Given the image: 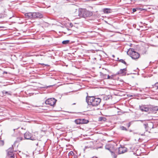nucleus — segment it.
<instances>
[{
    "mask_svg": "<svg viewBox=\"0 0 158 158\" xmlns=\"http://www.w3.org/2000/svg\"><path fill=\"white\" fill-rule=\"evenodd\" d=\"M86 102L88 105L95 106L99 105L101 102V99L99 98H95L94 97L87 96Z\"/></svg>",
    "mask_w": 158,
    "mask_h": 158,
    "instance_id": "1",
    "label": "nucleus"
},
{
    "mask_svg": "<svg viewBox=\"0 0 158 158\" xmlns=\"http://www.w3.org/2000/svg\"><path fill=\"white\" fill-rule=\"evenodd\" d=\"M127 54L130 56L131 58L134 60L138 59L139 56V54L135 51L133 48H130L127 52Z\"/></svg>",
    "mask_w": 158,
    "mask_h": 158,
    "instance_id": "2",
    "label": "nucleus"
},
{
    "mask_svg": "<svg viewBox=\"0 0 158 158\" xmlns=\"http://www.w3.org/2000/svg\"><path fill=\"white\" fill-rule=\"evenodd\" d=\"M24 138L26 139H30L32 140H36L37 138L34 135L28 132H26L24 134Z\"/></svg>",
    "mask_w": 158,
    "mask_h": 158,
    "instance_id": "3",
    "label": "nucleus"
},
{
    "mask_svg": "<svg viewBox=\"0 0 158 158\" xmlns=\"http://www.w3.org/2000/svg\"><path fill=\"white\" fill-rule=\"evenodd\" d=\"M56 100L53 98L48 99L46 100L45 103L46 104L49 105L51 106H54L56 104Z\"/></svg>",
    "mask_w": 158,
    "mask_h": 158,
    "instance_id": "4",
    "label": "nucleus"
},
{
    "mask_svg": "<svg viewBox=\"0 0 158 158\" xmlns=\"http://www.w3.org/2000/svg\"><path fill=\"white\" fill-rule=\"evenodd\" d=\"M81 13L82 14V16L84 17H89L92 15V13L88 10H82Z\"/></svg>",
    "mask_w": 158,
    "mask_h": 158,
    "instance_id": "5",
    "label": "nucleus"
},
{
    "mask_svg": "<svg viewBox=\"0 0 158 158\" xmlns=\"http://www.w3.org/2000/svg\"><path fill=\"white\" fill-rule=\"evenodd\" d=\"M139 109L142 111L148 112L149 111V106L143 105L140 106Z\"/></svg>",
    "mask_w": 158,
    "mask_h": 158,
    "instance_id": "6",
    "label": "nucleus"
},
{
    "mask_svg": "<svg viewBox=\"0 0 158 158\" xmlns=\"http://www.w3.org/2000/svg\"><path fill=\"white\" fill-rule=\"evenodd\" d=\"M127 149V148L125 147H121L118 148L117 151L119 154H121L126 152Z\"/></svg>",
    "mask_w": 158,
    "mask_h": 158,
    "instance_id": "7",
    "label": "nucleus"
},
{
    "mask_svg": "<svg viewBox=\"0 0 158 158\" xmlns=\"http://www.w3.org/2000/svg\"><path fill=\"white\" fill-rule=\"evenodd\" d=\"M158 110V106H149V111L152 113H156Z\"/></svg>",
    "mask_w": 158,
    "mask_h": 158,
    "instance_id": "8",
    "label": "nucleus"
},
{
    "mask_svg": "<svg viewBox=\"0 0 158 158\" xmlns=\"http://www.w3.org/2000/svg\"><path fill=\"white\" fill-rule=\"evenodd\" d=\"M33 19L36 18H41L43 17V14L39 12H34L33 13Z\"/></svg>",
    "mask_w": 158,
    "mask_h": 158,
    "instance_id": "9",
    "label": "nucleus"
},
{
    "mask_svg": "<svg viewBox=\"0 0 158 158\" xmlns=\"http://www.w3.org/2000/svg\"><path fill=\"white\" fill-rule=\"evenodd\" d=\"M25 17L27 19H33V13H29L25 14Z\"/></svg>",
    "mask_w": 158,
    "mask_h": 158,
    "instance_id": "10",
    "label": "nucleus"
},
{
    "mask_svg": "<svg viewBox=\"0 0 158 158\" xmlns=\"http://www.w3.org/2000/svg\"><path fill=\"white\" fill-rule=\"evenodd\" d=\"M8 155H10L14 154L13 152V147H11L9 148L7 151Z\"/></svg>",
    "mask_w": 158,
    "mask_h": 158,
    "instance_id": "11",
    "label": "nucleus"
},
{
    "mask_svg": "<svg viewBox=\"0 0 158 158\" xmlns=\"http://www.w3.org/2000/svg\"><path fill=\"white\" fill-rule=\"evenodd\" d=\"M111 10L108 8H105L103 10V11L104 13L108 14L111 12Z\"/></svg>",
    "mask_w": 158,
    "mask_h": 158,
    "instance_id": "12",
    "label": "nucleus"
},
{
    "mask_svg": "<svg viewBox=\"0 0 158 158\" xmlns=\"http://www.w3.org/2000/svg\"><path fill=\"white\" fill-rule=\"evenodd\" d=\"M106 149H107V150H109L110 151V152H111V155L112 156H114L115 158L116 157V156H115V155L114 153V152H112L111 151L110 148H109V147L108 146H106Z\"/></svg>",
    "mask_w": 158,
    "mask_h": 158,
    "instance_id": "13",
    "label": "nucleus"
},
{
    "mask_svg": "<svg viewBox=\"0 0 158 158\" xmlns=\"http://www.w3.org/2000/svg\"><path fill=\"white\" fill-rule=\"evenodd\" d=\"M126 70V69L125 68L123 69H121L118 72L117 74H123L124 73Z\"/></svg>",
    "mask_w": 158,
    "mask_h": 158,
    "instance_id": "14",
    "label": "nucleus"
},
{
    "mask_svg": "<svg viewBox=\"0 0 158 158\" xmlns=\"http://www.w3.org/2000/svg\"><path fill=\"white\" fill-rule=\"evenodd\" d=\"M2 94L3 95H6V94L8 95H11L10 92L6 91L5 90H3L2 91Z\"/></svg>",
    "mask_w": 158,
    "mask_h": 158,
    "instance_id": "15",
    "label": "nucleus"
},
{
    "mask_svg": "<svg viewBox=\"0 0 158 158\" xmlns=\"http://www.w3.org/2000/svg\"><path fill=\"white\" fill-rule=\"evenodd\" d=\"M88 120L85 119H81V124H85L88 123Z\"/></svg>",
    "mask_w": 158,
    "mask_h": 158,
    "instance_id": "16",
    "label": "nucleus"
},
{
    "mask_svg": "<svg viewBox=\"0 0 158 158\" xmlns=\"http://www.w3.org/2000/svg\"><path fill=\"white\" fill-rule=\"evenodd\" d=\"M75 122L77 124H81V119H76L75 120Z\"/></svg>",
    "mask_w": 158,
    "mask_h": 158,
    "instance_id": "17",
    "label": "nucleus"
},
{
    "mask_svg": "<svg viewBox=\"0 0 158 158\" xmlns=\"http://www.w3.org/2000/svg\"><path fill=\"white\" fill-rule=\"evenodd\" d=\"M70 42V41L69 40H64L62 41V43L63 44H68Z\"/></svg>",
    "mask_w": 158,
    "mask_h": 158,
    "instance_id": "18",
    "label": "nucleus"
},
{
    "mask_svg": "<svg viewBox=\"0 0 158 158\" xmlns=\"http://www.w3.org/2000/svg\"><path fill=\"white\" fill-rule=\"evenodd\" d=\"M106 120V118L102 117H100V118L99 119V121H105Z\"/></svg>",
    "mask_w": 158,
    "mask_h": 158,
    "instance_id": "19",
    "label": "nucleus"
},
{
    "mask_svg": "<svg viewBox=\"0 0 158 158\" xmlns=\"http://www.w3.org/2000/svg\"><path fill=\"white\" fill-rule=\"evenodd\" d=\"M120 128L122 130L127 131V129L124 127L122 126L120 127Z\"/></svg>",
    "mask_w": 158,
    "mask_h": 158,
    "instance_id": "20",
    "label": "nucleus"
},
{
    "mask_svg": "<svg viewBox=\"0 0 158 158\" xmlns=\"http://www.w3.org/2000/svg\"><path fill=\"white\" fill-rule=\"evenodd\" d=\"M74 153L73 151H71L69 153V156H70L73 155Z\"/></svg>",
    "mask_w": 158,
    "mask_h": 158,
    "instance_id": "21",
    "label": "nucleus"
},
{
    "mask_svg": "<svg viewBox=\"0 0 158 158\" xmlns=\"http://www.w3.org/2000/svg\"><path fill=\"white\" fill-rule=\"evenodd\" d=\"M10 156V158H14V154L8 155Z\"/></svg>",
    "mask_w": 158,
    "mask_h": 158,
    "instance_id": "22",
    "label": "nucleus"
},
{
    "mask_svg": "<svg viewBox=\"0 0 158 158\" xmlns=\"http://www.w3.org/2000/svg\"><path fill=\"white\" fill-rule=\"evenodd\" d=\"M23 139V138L22 137H19L17 138V141H21Z\"/></svg>",
    "mask_w": 158,
    "mask_h": 158,
    "instance_id": "23",
    "label": "nucleus"
},
{
    "mask_svg": "<svg viewBox=\"0 0 158 158\" xmlns=\"http://www.w3.org/2000/svg\"><path fill=\"white\" fill-rule=\"evenodd\" d=\"M119 61L120 62L124 63L125 64H126V63L123 60L121 59V60H119Z\"/></svg>",
    "mask_w": 158,
    "mask_h": 158,
    "instance_id": "24",
    "label": "nucleus"
},
{
    "mask_svg": "<svg viewBox=\"0 0 158 158\" xmlns=\"http://www.w3.org/2000/svg\"><path fill=\"white\" fill-rule=\"evenodd\" d=\"M109 99V98H108V96H105L104 97V99L105 100H107Z\"/></svg>",
    "mask_w": 158,
    "mask_h": 158,
    "instance_id": "25",
    "label": "nucleus"
},
{
    "mask_svg": "<svg viewBox=\"0 0 158 158\" xmlns=\"http://www.w3.org/2000/svg\"><path fill=\"white\" fill-rule=\"evenodd\" d=\"M155 86L157 87V89H158V83H157L155 84Z\"/></svg>",
    "mask_w": 158,
    "mask_h": 158,
    "instance_id": "26",
    "label": "nucleus"
},
{
    "mask_svg": "<svg viewBox=\"0 0 158 158\" xmlns=\"http://www.w3.org/2000/svg\"><path fill=\"white\" fill-rule=\"evenodd\" d=\"M112 78V77H110V76H109V75H108V77H107V78L108 79H111Z\"/></svg>",
    "mask_w": 158,
    "mask_h": 158,
    "instance_id": "27",
    "label": "nucleus"
},
{
    "mask_svg": "<svg viewBox=\"0 0 158 158\" xmlns=\"http://www.w3.org/2000/svg\"><path fill=\"white\" fill-rule=\"evenodd\" d=\"M136 9L135 8H133L132 9V11L133 12H135L136 11Z\"/></svg>",
    "mask_w": 158,
    "mask_h": 158,
    "instance_id": "28",
    "label": "nucleus"
},
{
    "mask_svg": "<svg viewBox=\"0 0 158 158\" xmlns=\"http://www.w3.org/2000/svg\"><path fill=\"white\" fill-rule=\"evenodd\" d=\"M144 125L145 126V127L146 128L147 126L148 125V124H144Z\"/></svg>",
    "mask_w": 158,
    "mask_h": 158,
    "instance_id": "29",
    "label": "nucleus"
},
{
    "mask_svg": "<svg viewBox=\"0 0 158 158\" xmlns=\"http://www.w3.org/2000/svg\"><path fill=\"white\" fill-rule=\"evenodd\" d=\"M73 157H74V158H77V157L76 155H74L73 156Z\"/></svg>",
    "mask_w": 158,
    "mask_h": 158,
    "instance_id": "30",
    "label": "nucleus"
},
{
    "mask_svg": "<svg viewBox=\"0 0 158 158\" xmlns=\"http://www.w3.org/2000/svg\"><path fill=\"white\" fill-rule=\"evenodd\" d=\"M52 85H49V86H47V88H48V87H50L51 86H52Z\"/></svg>",
    "mask_w": 158,
    "mask_h": 158,
    "instance_id": "31",
    "label": "nucleus"
},
{
    "mask_svg": "<svg viewBox=\"0 0 158 158\" xmlns=\"http://www.w3.org/2000/svg\"><path fill=\"white\" fill-rule=\"evenodd\" d=\"M3 73H6V74H7V72L6 71H4V72H3Z\"/></svg>",
    "mask_w": 158,
    "mask_h": 158,
    "instance_id": "32",
    "label": "nucleus"
},
{
    "mask_svg": "<svg viewBox=\"0 0 158 158\" xmlns=\"http://www.w3.org/2000/svg\"><path fill=\"white\" fill-rule=\"evenodd\" d=\"M138 121H139V120H138ZM139 121H140L141 122H143V120H139Z\"/></svg>",
    "mask_w": 158,
    "mask_h": 158,
    "instance_id": "33",
    "label": "nucleus"
},
{
    "mask_svg": "<svg viewBox=\"0 0 158 158\" xmlns=\"http://www.w3.org/2000/svg\"><path fill=\"white\" fill-rule=\"evenodd\" d=\"M112 56L114 57V55H112Z\"/></svg>",
    "mask_w": 158,
    "mask_h": 158,
    "instance_id": "34",
    "label": "nucleus"
},
{
    "mask_svg": "<svg viewBox=\"0 0 158 158\" xmlns=\"http://www.w3.org/2000/svg\"><path fill=\"white\" fill-rule=\"evenodd\" d=\"M71 24H71H71H70V26H72V25H71Z\"/></svg>",
    "mask_w": 158,
    "mask_h": 158,
    "instance_id": "35",
    "label": "nucleus"
},
{
    "mask_svg": "<svg viewBox=\"0 0 158 158\" xmlns=\"http://www.w3.org/2000/svg\"><path fill=\"white\" fill-rule=\"evenodd\" d=\"M71 24H71H71H70V26H72V25H71Z\"/></svg>",
    "mask_w": 158,
    "mask_h": 158,
    "instance_id": "36",
    "label": "nucleus"
},
{
    "mask_svg": "<svg viewBox=\"0 0 158 158\" xmlns=\"http://www.w3.org/2000/svg\"><path fill=\"white\" fill-rule=\"evenodd\" d=\"M99 148H101V147H99Z\"/></svg>",
    "mask_w": 158,
    "mask_h": 158,
    "instance_id": "37",
    "label": "nucleus"
}]
</instances>
